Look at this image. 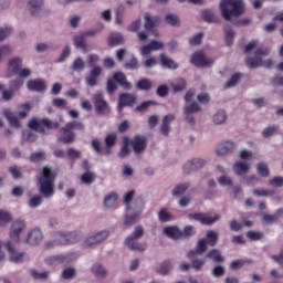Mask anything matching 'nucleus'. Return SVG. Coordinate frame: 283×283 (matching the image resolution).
Returning <instances> with one entry per match:
<instances>
[{
    "mask_svg": "<svg viewBox=\"0 0 283 283\" xmlns=\"http://www.w3.org/2000/svg\"><path fill=\"white\" fill-rule=\"evenodd\" d=\"M219 8L224 21L238 19L245 11L244 1L242 0H221Z\"/></svg>",
    "mask_w": 283,
    "mask_h": 283,
    "instance_id": "f257e3e1",
    "label": "nucleus"
},
{
    "mask_svg": "<svg viewBox=\"0 0 283 283\" xmlns=\"http://www.w3.org/2000/svg\"><path fill=\"white\" fill-rule=\"evenodd\" d=\"M40 185V193L44 198H52L54 196V174L49 167H44L42 170V177L38 179Z\"/></svg>",
    "mask_w": 283,
    "mask_h": 283,
    "instance_id": "f03ea898",
    "label": "nucleus"
},
{
    "mask_svg": "<svg viewBox=\"0 0 283 283\" xmlns=\"http://www.w3.org/2000/svg\"><path fill=\"white\" fill-rule=\"evenodd\" d=\"M145 235V229L143 226H137L133 231L132 235H129L125 240L126 247L130 249V251H145L147 249V243H140L138 240Z\"/></svg>",
    "mask_w": 283,
    "mask_h": 283,
    "instance_id": "7ed1b4c3",
    "label": "nucleus"
},
{
    "mask_svg": "<svg viewBox=\"0 0 283 283\" xmlns=\"http://www.w3.org/2000/svg\"><path fill=\"white\" fill-rule=\"evenodd\" d=\"M29 127L34 132H39V134H45L50 129H59V122H52L50 118L31 119Z\"/></svg>",
    "mask_w": 283,
    "mask_h": 283,
    "instance_id": "20e7f679",
    "label": "nucleus"
},
{
    "mask_svg": "<svg viewBox=\"0 0 283 283\" xmlns=\"http://www.w3.org/2000/svg\"><path fill=\"white\" fill-rule=\"evenodd\" d=\"M28 229V224L21 220L17 219L12 222L11 229L9 232V238L15 243L19 244L21 242V233Z\"/></svg>",
    "mask_w": 283,
    "mask_h": 283,
    "instance_id": "39448f33",
    "label": "nucleus"
},
{
    "mask_svg": "<svg viewBox=\"0 0 283 283\" xmlns=\"http://www.w3.org/2000/svg\"><path fill=\"white\" fill-rule=\"evenodd\" d=\"M57 237L60 239L56 240V244L65 245V244H76V242H80V240L83 238V234L81 232H57Z\"/></svg>",
    "mask_w": 283,
    "mask_h": 283,
    "instance_id": "423d86ee",
    "label": "nucleus"
},
{
    "mask_svg": "<svg viewBox=\"0 0 283 283\" xmlns=\"http://www.w3.org/2000/svg\"><path fill=\"white\" fill-rule=\"evenodd\" d=\"M93 101L95 105V112L98 116H105V114H109V104L105 101V96H103L102 92H97L93 95Z\"/></svg>",
    "mask_w": 283,
    "mask_h": 283,
    "instance_id": "0eeeda50",
    "label": "nucleus"
},
{
    "mask_svg": "<svg viewBox=\"0 0 283 283\" xmlns=\"http://www.w3.org/2000/svg\"><path fill=\"white\" fill-rule=\"evenodd\" d=\"M190 62L195 67H211L213 65V60L207 59V55H205V51H197L191 56Z\"/></svg>",
    "mask_w": 283,
    "mask_h": 283,
    "instance_id": "6e6552de",
    "label": "nucleus"
},
{
    "mask_svg": "<svg viewBox=\"0 0 283 283\" xmlns=\"http://www.w3.org/2000/svg\"><path fill=\"white\" fill-rule=\"evenodd\" d=\"M109 238V231L104 230L97 232L95 235L88 237L85 241L83 247L85 249H90V247H96V244H101V242H105Z\"/></svg>",
    "mask_w": 283,
    "mask_h": 283,
    "instance_id": "1a4fd4ad",
    "label": "nucleus"
},
{
    "mask_svg": "<svg viewBox=\"0 0 283 283\" xmlns=\"http://www.w3.org/2000/svg\"><path fill=\"white\" fill-rule=\"evenodd\" d=\"M187 218L188 220H197V222L208 226L213 224V222H218V220H220V216L218 214H216L214 217H208L207 214L201 212L189 213Z\"/></svg>",
    "mask_w": 283,
    "mask_h": 283,
    "instance_id": "9d476101",
    "label": "nucleus"
},
{
    "mask_svg": "<svg viewBox=\"0 0 283 283\" xmlns=\"http://www.w3.org/2000/svg\"><path fill=\"white\" fill-rule=\"evenodd\" d=\"M129 142L135 154H143L147 149V138L145 136L136 135Z\"/></svg>",
    "mask_w": 283,
    "mask_h": 283,
    "instance_id": "9b49d317",
    "label": "nucleus"
},
{
    "mask_svg": "<svg viewBox=\"0 0 283 283\" xmlns=\"http://www.w3.org/2000/svg\"><path fill=\"white\" fill-rule=\"evenodd\" d=\"M43 241V232L39 228L32 229L27 239L25 244H30L31 247H36V244H40Z\"/></svg>",
    "mask_w": 283,
    "mask_h": 283,
    "instance_id": "f8f14e48",
    "label": "nucleus"
},
{
    "mask_svg": "<svg viewBox=\"0 0 283 283\" xmlns=\"http://www.w3.org/2000/svg\"><path fill=\"white\" fill-rule=\"evenodd\" d=\"M101 74H103V69L101 66H94L85 77L86 85H88V87H96Z\"/></svg>",
    "mask_w": 283,
    "mask_h": 283,
    "instance_id": "ddd939ff",
    "label": "nucleus"
},
{
    "mask_svg": "<svg viewBox=\"0 0 283 283\" xmlns=\"http://www.w3.org/2000/svg\"><path fill=\"white\" fill-rule=\"evenodd\" d=\"M4 247L11 255V262H14L15 264H21V262L25 260V252H15L12 241H7L4 243Z\"/></svg>",
    "mask_w": 283,
    "mask_h": 283,
    "instance_id": "4468645a",
    "label": "nucleus"
},
{
    "mask_svg": "<svg viewBox=\"0 0 283 283\" xmlns=\"http://www.w3.org/2000/svg\"><path fill=\"white\" fill-rule=\"evenodd\" d=\"M144 19H145L144 28L145 30H147V32H151V30L160 25V18L158 15H151V13L146 12L144 15Z\"/></svg>",
    "mask_w": 283,
    "mask_h": 283,
    "instance_id": "2eb2a0df",
    "label": "nucleus"
},
{
    "mask_svg": "<svg viewBox=\"0 0 283 283\" xmlns=\"http://www.w3.org/2000/svg\"><path fill=\"white\" fill-rule=\"evenodd\" d=\"M60 132V142L64 143V145H70V143H74V140H76V135L74 134V130H71V128L67 127V124L62 127Z\"/></svg>",
    "mask_w": 283,
    "mask_h": 283,
    "instance_id": "dca6fc26",
    "label": "nucleus"
},
{
    "mask_svg": "<svg viewBox=\"0 0 283 283\" xmlns=\"http://www.w3.org/2000/svg\"><path fill=\"white\" fill-rule=\"evenodd\" d=\"M205 165H207V161L203 159H192L184 165V172L191 174V171H198V169H202Z\"/></svg>",
    "mask_w": 283,
    "mask_h": 283,
    "instance_id": "f3484780",
    "label": "nucleus"
},
{
    "mask_svg": "<svg viewBox=\"0 0 283 283\" xmlns=\"http://www.w3.org/2000/svg\"><path fill=\"white\" fill-rule=\"evenodd\" d=\"M27 87L29 92H45V90H48V84L44 82V80L36 78L30 80L27 83Z\"/></svg>",
    "mask_w": 283,
    "mask_h": 283,
    "instance_id": "a211bd4d",
    "label": "nucleus"
},
{
    "mask_svg": "<svg viewBox=\"0 0 283 283\" xmlns=\"http://www.w3.org/2000/svg\"><path fill=\"white\" fill-rule=\"evenodd\" d=\"M134 103H136V95L123 93L119 95L118 111L122 112L124 107H130Z\"/></svg>",
    "mask_w": 283,
    "mask_h": 283,
    "instance_id": "6ab92c4d",
    "label": "nucleus"
},
{
    "mask_svg": "<svg viewBox=\"0 0 283 283\" xmlns=\"http://www.w3.org/2000/svg\"><path fill=\"white\" fill-rule=\"evenodd\" d=\"M164 234L167 235V238H170L171 240L182 239V231L180 230V228L176 226H168L164 228Z\"/></svg>",
    "mask_w": 283,
    "mask_h": 283,
    "instance_id": "aec40b11",
    "label": "nucleus"
},
{
    "mask_svg": "<svg viewBox=\"0 0 283 283\" xmlns=\"http://www.w3.org/2000/svg\"><path fill=\"white\" fill-rule=\"evenodd\" d=\"M235 149V144L233 142H224L218 145L216 151L218 156H227V154H231Z\"/></svg>",
    "mask_w": 283,
    "mask_h": 283,
    "instance_id": "412c9836",
    "label": "nucleus"
},
{
    "mask_svg": "<svg viewBox=\"0 0 283 283\" xmlns=\"http://www.w3.org/2000/svg\"><path fill=\"white\" fill-rule=\"evenodd\" d=\"M172 120H176V115L174 114H168L163 118V124L160 127V132L163 136H169V132H171V123Z\"/></svg>",
    "mask_w": 283,
    "mask_h": 283,
    "instance_id": "4be33fe9",
    "label": "nucleus"
},
{
    "mask_svg": "<svg viewBox=\"0 0 283 283\" xmlns=\"http://www.w3.org/2000/svg\"><path fill=\"white\" fill-rule=\"evenodd\" d=\"M125 43V36L119 32H112L108 35V45L109 48H116L118 45H123Z\"/></svg>",
    "mask_w": 283,
    "mask_h": 283,
    "instance_id": "5701e85b",
    "label": "nucleus"
},
{
    "mask_svg": "<svg viewBox=\"0 0 283 283\" xmlns=\"http://www.w3.org/2000/svg\"><path fill=\"white\" fill-rule=\"evenodd\" d=\"M3 116L7 118L11 127H15V129H19V127H21V122L19 120V117L9 108H6L3 111Z\"/></svg>",
    "mask_w": 283,
    "mask_h": 283,
    "instance_id": "b1692460",
    "label": "nucleus"
},
{
    "mask_svg": "<svg viewBox=\"0 0 283 283\" xmlns=\"http://www.w3.org/2000/svg\"><path fill=\"white\" fill-rule=\"evenodd\" d=\"M159 59L160 65L165 70H178V64L174 60L169 59V56H167L165 53H161Z\"/></svg>",
    "mask_w": 283,
    "mask_h": 283,
    "instance_id": "393cba45",
    "label": "nucleus"
},
{
    "mask_svg": "<svg viewBox=\"0 0 283 283\" xmlns=\"http://www.w3.org/2000/svg\"><path fill=\"white\" fill-rule=\"evenodd\" d=\"M208 245H209V243L207 242V239H205V238L200 239L197 243V250L189 251L188 258H193L196 255V253H198L199 255H202V253H206Z\"/></svg>",
    "mask_w": 283,
    "mask_h": 283,
    "instance_id": "a878e982",
    "label": "nucleus"
},
{
    "mask_svg": "<svg viewBox=\"0 0 283 283\" xmlns=\"http://www.w3.org/2000/svg\"><path fill=\"white\" fill-rule=\"evenodd\" d=\"M113 81L118 83L124 90H130L132 88V83L127 82V77L125 76V73L123 72H116L113 75Z\"/></svg>",
    "mask_w": 283,
    "mask_h": 283,
    "instance_id": "bb28decb",
    "label": "nucleus"
},
{
    "mask_svg": "<svg viewBox=\"0 0 283 283\" xmlns=\"http://www.w3.org/2000/svg\"><path fill=\"white\" fill-rule=\"evenodd\" d=\"M249 169H251V165L244 161H237L233 165V171L237 176H243V174H249Z\"/></svg>",
    "mask_w": 283,
    "mask_h": 283,
    "instance_id": "cd10ccee",
    "label": "nucleus"
},
{
    "mask_svg": "<svg viewBox=\"0 0 283 283\" xmlns=\"http://www.w3.org/2000/svg\"><path fill=\"white\" fill-rule=\"evenodd\" d=\"M23 65V61L20 57L12 59L8 64V71L11 74H19V70Z\"/></svg>",
    "mask_w": 283,
    "mask_h": 283,
    "instance_id": "c85d7f7f",
    "label": "nucleus"
},
{
    "mask_svg": "<svg viewBox=\"0 0 283 283\" xmlns=\"http://www.w3.org/2000/svg\"><path fill=\"white\" fill-rule=\"evenodd\" d=\"M66 261L65 255H54L45 259V263L49 264V266H59V264H65Z\"/></svg>",
    "mask_w": 283,
    "mask_h": 283,
    "instance_id": "c756f323",
    "label": "nucleus"
},
{
    "mask_svg": "<svg viewBox=\"0 0 283 283\" xmlns=\"http://www.w3.org/2000/svg\"><path fill=\"white\" fill-rule=\"evenodd\" d=\"M206 258L208 260H213V262H217L218 264L224 262V256H222V252H220L218 249L210 250Z\"/></svg>",
    "mask_w": 283,
    "mask_h": 283,
    "instance_id": "7c9ffc66",
    "label": "nucleus"
},
{
    "mask_svg": "<svg viewBox=\"0 0 283 283\" xmlns=\"http://www.w3.org/2000/svg\"><path fill=\"white\" fill-rule=\"evenodd\" d=\"M117 202H118V195H116L115 192H111L104 199V206L106 207V209H114Z\"/></svg>",
    "mask_w": 283,
    "mask_h": 283,
    "instance_id": "2f4dec72",
    "label": "nucleus"
},
{
    "mask_svg": "<svg viewBox=\"0 0 283 283\" xmlns=\"http://www.w3.org/2000/svg\"><path fill=\"white\" fill-rule=\"evenodd\" d=\"M170 87L174 94H178L179 92H185V90H187V81L185 78H178L177 83L170 84Z\"/></svg>",
    "mask_w": 283,
    "mask_h": 283,
    "instance_id": "473e14b6",
    "label": "nucleus"
},
{
    "mask_svg": "<svg viewBox=\"0 0 283 283\" xmlns=\"http://www.w3.org/2000/svg\"><path fill=\"white\" fill-rule=\"evenodd\" d=\"M29 6L32 17H36L38 12H41V8H43V0H30Z\"/></svg>",
    "mask_w": 283,
    "mask_h": 283,
    "instance_id": "72a5a7b5",
    "label": "nucleus"
},
{
    "mask_svg": "<svg viewBox=\"0 0 283 283\" xmlns=\"http://www.w3.org/2000/svg\"><path fill=\"white\" fill-rule=\"evenodd\" d=\"M205 240H207L208 247H216L220 237L218 235V232L210 230L206 233Z\"/></svg>",
    "mask_w": 283,
    "mask_h": 283,
    "instance_id": "f704fd0d",
    "label": "nucleus"
},
{
    "mask_svg": "<svg viewBox=\"0 0 283 283\" xmlns=\"http://www.w3.org/2000/svg\"><path fill=\"white\" fill-rule=\"evenodd\" d=\"M91 271L93 275H95V277H98L99 280H103L107 276V270H105L101 264H94Z\"/></svg>",
    "mask_w": 283,
    "mask_h": 283,
    "instance_id": "c9c22d12",
    "label": "nucleus"
},
{
    "mask_svg": "<svg viewBox=\"0 0 283 283\" xmlns=\"http://www.w3.org/2000/svg\"><path fill=\"white\" fill-rule=\"evenodd\" d=\"M256 172L262 178H269V176H271V170H269V164L264 161L259 163L256 166Z\"/></svg>",
    "mask_w": 283,
    "mask_h": 283,
    "instance_id": "e433bc0d",
    "label": "nucleus"
},
{
    "mask_svg": "<svg viewBox=\"0 0 283 283\" xmlns=\"http://www.w3.org/2000/svg\"><path fill=\"white\" fill-rule=\"evenodd\" d=\"M245 65L250 67V70H255L258 67H262V57L254 56V57H248L245 60Z\"/></svg>",
    "mask_w": 283,
    "mask_h": 283,
    "instance_id": "4c0bfd02",
    "label": "nucleus"
},
{
    "mask_svg": "<svg viewBox=\"0 0 283 283\" xmlns=\"http://www.w3.org/2000/svg\"><path fill=\"white\" fill-rule=\"evenodd\" d=\"M174 265L171 264V261L166 260L160 264L159 269L157 270V273H159V275H169Z\"/></svg>",
    "mask_w": 283,
    "mask_h": 283,
    "instance_id": "58836bf2",
    "label": "nucleus"
},
{
    "mask_svg": "<svg viewBox=\"0 0 283 283\" xmlns=\"http://www.w3.org/2000/svg\"><path fill=\"white\" fill-rule=\"evenodd\" d=\"M223 31L226 32V43L228 46L233 45V39L235 38V32L231 29V25L227 24L223 27Z\"/></svg>",
    "mask_w": 283,
    "mask_h": 283,
    "instance_id": "ea45409f",
    "label": "nucleus"
},
{
    "mask_svg": "<svg viewBox=\"0 0 283 283\" xmlns=\"http://www.w3.org/2000/svg\"><path fill=\"white\" fill-rule=\"evenodd\" d=\"M201 19L207 23H218V17L211 10L201 11Z\"/></svg>",
    "mask_w": 283,
    "mask_h": 283,
    "instance_id": "a19ab883",
    "label": "nucleus"
},
{
    "mask_svg": "<svg viewBox=\"0 0 283 283\" xmlns=\"http://www.w3.org/2000/svg\"><path fill=\"white\" fill-rule=\"evenodd\" d=\"M279 133H280V126L273 125L264 128L262 132V136L263 138H271V136H275Z\"/></svg>",
    "mask_w": 283,
    "mask_h": 283,
    "instance_id": "79ce46f5",
    "label": "nucleus"
},
{
    "mask_svg": "<svg viewBox=\"0 0 283 283\" xmlns=\"http://www.w3.org/2000/svg\"><path fill=\"white\" fill-rule=\"evenodd\" d=\"M140 213H143V211H137L130 216H126L125 220H124V224L126 227H132L133 224H136V222H138V218H140Z\"/></svg>",
    "mask_w": 283,
    "mask_h": 283,
    "instance_id": "37998d69",
    "label": "nucleus"
},
{
    "mask_svg": "<svg viewBox=\"0 0 283 283\" xmlns=\"http://www.w3.org/2000/svg\"><path fill=\"white\" fill-rule=\"evenodd\" d=\"M72 72H83L85 70V61L83 57H76L71 65Z\"/></svg>",
    "mask_w": 283,
    "mask_h": 283,
    "instance_id": "c03bdc74",
    "label": "nucleus"
},
{
    "mask_svg": "<svg viewBox=\"0 0 283 283\" xmlns=\"http://www.w3.org/2000/svg\"><path fill=\"white\" fill-rule=\"evenodd\" d=\"M200 104L197 102H192L190 105L185 106L184 108V114L185 116H189V114H196L198 112H200Z\"/></svg>",
    "mask_w": 283,
    "mask_h": 283,
    "instance_id": "a18cd8bd",
    "label": "nucleus"
},
{
    "mask_svg": "<svg viewBox=\"0 0 283 283\" xmlns=\"http://www.w3.org/2000/svg\"><path fill=\"white\" fill-rule=\"evenodd\" d=\"M73 43L75 48H77V50H83L84 52H87V43H85V35L75 36Z\"/></svg>",
    "mask_w": 283,
    "mask_h": 283,
    "instance_id": "49530a36",
    "label": "nucleus"
},
{
    "mask_svg": "<svg viewBox=\"0 0 283 283\" xmlns=\"http://www.w3.org/2000/svg\"><path fill=\"white\" fill-rule=\"evenodd\" d=\"M136 87L143 92H149V90L153 87V84L148 78H142L137 82Z\"/></svg>",
    "mask_w": 283,
    "mask_h": 283,
    "instance_id": "de8ad7c7",
    "label": "nucleus"
},
{
    "mask_svg": "<svg viewBox=\"0 0 283 283\" xmlns=\"http://www.w3.org/2000/svg\"><path fill=\"white\" fill-rule=\"evenodd\" d=\"M118 139V137L116 136L115 133H111L108 134L105 139L104 143L106 145V149H112V147H114L116 145V140Z\"/></svg>",
    "mask_w": 283,
    "mask_h": 283,
    "instance_id": "09e8293b",
    "label": "nucleus"
},
{
    "mask_svg": "<svg viewBox=\"0 0 283 283\" xmlns=\"http://www.w3.org/2000/svg\"><path fill=\"white\" fill-rule=\"evenodd\" d=\"M166 22L168 25H172L174 28L180 25V19H178V15L174 13H169L165 17Z\"/></svg>",
    "mask_w": 283,
    "mask_h": 283,
    "instance_id": "8fccbe9b",
    "label": "nucleus"
},
{
    "mask_svg": "<svg viewBox=\"0 0 283 283\" xmlns=\"http://www.w3.org/2000/svg\"><path fill=\"white\" fill-rule=\"evenodd\" d=\"M227 120V113L224 111H218L213 116L214 125H222Z\"/></svg>",
    "mask_w": 283,
    "mask_h": 283,
    "instance_id": "3c124183",
    "label": "nucleus"
},
{
    "mask_svg": "<svg viewBox=\"0 0 283 283\" xmlns=\"http://www.w3.org/2000/svg\"><path fill=\"white\" fill-rule=\"evenodd\" d=\"M96 180V176L93 172L86 171L81 176V181L83 185H92Z\"/></svg>",
    "mask_w": 283,
    "mask_h": 283,
    "instance_id": "603ef678",
    "label": "nucleus"
},
{
    "mask_svg": "<svg viewBox=\"0 0 283 283\" xmlns=\"http://www.w3.org/2000/svg\"><path fill=\"white\" fill-rule=\"evenodd\" d=\"M43 205V198L41 196L35 195L29 200V207L31 209H36V207H41Z\"/></svg>",
    "mask_w": 283,
    "mask_h": 283,
    "instance_id": "864d4df0",
    "label": "nucleus"
},
{
    "mask_svg": "<svg viewBox=\"0 0 283 283\" xmlns=\"http://www.w3.org/2000/svg\"><path fill=\"white\" fill-rule=\"evenodd\" d=\"M20 109H22V112L18 114V117L28 118V114H30V109H32V105L30 103L21 104Z\"/></svg>",
    "mask_w": 283,
    "mask_h": 283,
    "instance_id": "5fc2aeb1",
    "label": "nucleus"
},
{
    "mask_svg": "<svg viewBox=\"0 0 283 283\" xmlns=\"http://www.w3.org/2000/svg\"><path fill=\"white\" fill-rule=\"evenodd\" d=\"M129 145H132L130 142H129V138L125 137L124 138V145H123V147L119 151V157L120 158H125V156H129V151H130L129 150Z\"/></svg>",
    "mask_w": 283,
    "mask_h": 283,
    "instance_id": "6e6d98bb",
    "label": "nucleus"
},
{
    "mask_svg": "<svg viewBox=\"0 0 283 283\" xmlns=\"http://www.w3.org/2000/svg\"><path fill=\"white\" fill-rule=\"evenodd\" d=\"M247 238L252 242H258V240H262V238H264V234L262 232L251 230L247 232Z\"/></svg>",
    "mask_w": 283,
    "mask_h": 283,
    "instance_id": "4d7b16f0",
    "label": "nucleus"
},
{
    "mask_svg": "<svg viewBox=\"0 0 283 283\" xmlns=\"http://www.w3.org/2000/svg\"><path fill=\"white\" fill-rule=\"evenodd\" d=\"M189 189V184H181L174 188L172 196H182Z\"/></svg>",
    "mask_w": 283,
    "mask_h": 283,
    "instance_id": "13d9d810",
    "label": "nucleus"
},
{
    "mask_svg": "<svg viewBox=\"0 0 283 283\" xmlns=\"http://www.w3.org/2000/svg\"><path fill=\"white\" fill-rule=\"evenodd\" d=\"M159 222H169L171 220V213L167 211V208H163L158 213Z\"/></svg>",
    "mask_w": 283,
    "mask_h": 283,
    "instance_id": "bf43d9fd",
    "label": "nucleus"
},
{
    "mask_svg": "<svg viewBox=\"0 0 283 283\" xmlns=\"http://www.w3.org/2000/svg\"><path fill=\"white\" fill-rule=\"evenodd\" d=\"M12 222V214L8 211L0 210V224H8Z\"/></svg>",
    "mask_w": 283,
    "mask_h": 283,
    "instance_id": "052dcab7",
    "label": "nucleus"
},
{
    "mask_svg": "<svg viewBox=\"0 0 283 283\" xmlns=\"http://www.w3.org/2000/svg\"><path fill=\"white\" fill-rule=\"evenodd\" d=\"M196 235V228L193 226H186L181 231V238H191Z\"/></svg>",
    "mask_w": 283,
    "mask_h": 283,
    "instance_id": "680f3d73",
    "label": "nucleus"
},
{
    "mask_svg": "<svg viewBox=\"0 0 283 283\" xmlns=\"http://www.w3.org/2000/svg\"><path fill=\"white\" fill-rule=\"evenodd\" d=\"M20 87H23V80H13L9 83V90L14 92H19Z\"/></svg>",
    "mask_w": 283,
    "mask_h": 283,
    "instance_id": "e2e57ef3",
    "label": "nucleus"
},
{
    "mask_svg": "<svg viewBox=\"0 0 283 283\" xmlns=\"http://www.w3.org/2000/svg\"><path fill=\"white\" fill-rule=\"evenodd\" d=\"M66 125L71 128L72 132H74V129H76L77 132H83V129H85V125L76 120L69 122Z\"/></svg>",
    "mask_w": 283,
    "mask_h": 283,
    "instance_id": "0e129e2a",
    "label": "nucleus"
},
{
    "mask_svg": "<svg viewBox=\"0 0 283 283\" xmlns=\"http://www.w3.org/2000/svg\"><path fill=\"white\" fill-rule=\"evenodd\" d=\"M31 163H41V160H45V153L44 151H38L33 153L30 156Z\"/></svg>",
    "mask_w": 283,
    "mask_h": 283,
    "instance_id": "69168bd1",
    "label": "nucleus"
},
{
    "mask_svg": "<svg viewBox=\"0 0 283 283\" xmlns=\"http://www.w3.org/2000/svg\"><path fill=\"white\" fill-rule=\"evenodd\" d=\"M66 155L70 160H76V159L81 158V150H76L74 148H69L66 150Z\"/></svg>",
    "mask_w": 283,
    "mask_h": 283,
    "instance_id": "338daca9",
    "label": "nucleus"
},
{
    "mask_svg": "<svg viewBox=\"0 0 283 283\" xmlns=\"http://www.w3.org/2000/svg\"><path fill=\"white\" fill-rule=\"evenodd\" d=\"M271 187H283V177H273L269 180Z\"/></svg>",
    "mask_w": 283,
    "mask_h": 283,
    "instance_id": "774afa93",
    "label": "nucleus"
}]
</instances>
